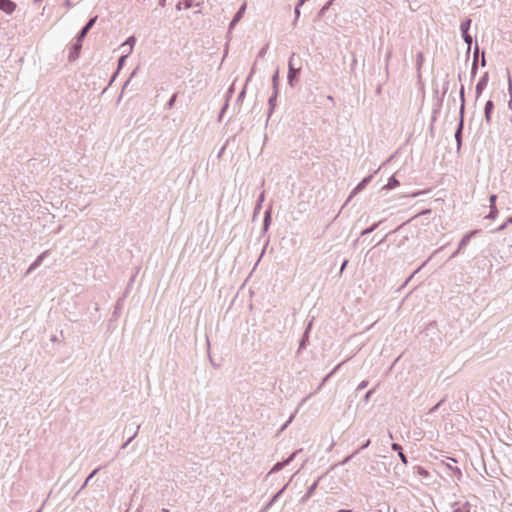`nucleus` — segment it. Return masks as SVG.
Instances as JSON below:
<instances>
[{"label": "nucleus", "mask_w": 512, "mask_h": 512, "mask_svg": "<svg viewBox=\"0 0 512 512\" xmlns=\"http://www.w3.org/2000/svg\"><path fill=\"white\" fill-rule=\"evenodd\" d=\"M246 11V3L242 4L239 10L234 15L232 21L229 24V30L233 29L235 25L241 20Z\"/></svg>", "instance_id": "nucleus-10"}, {"label": "nucleus", "mask_w": 512, "mask_h": 512, "mask_svg": "<svg viewBox=\"0 0 512 512\" xmlns=\"http://www.w3.org/2000/svg\"><path fill=\"white\" fill-rule=\"evenodd\" d=\"M264 200H265V192L262 191L258 197L257 203L254 208V213H253L254 217L260 212V210L262 208V203L264 202Z\"/></svg>", "instance_id": "nucleus-20"}, {"label": "nucleus", "mask_w": 512, "mask_h": 512, "mask_svg": "<svg viewBox=\"0 0 512 512\" xmlns=\"http://www.w3.org/2000/svg\"><path fill=\"white\" fill-rule=\"evenodd\" d=\"M82 42L83 41H79L78 38H76V42L71 46L68 56L70 62L75 61L79 57Z\"/></svg>", "instance_id": "nucleus-6"}, {"label": "nucleus", "mask_w": 512, "mask_h": 512, "mask_svg": "<svg viewBox=\"0 0 512 512\" xmlns=\"http://www.w3.org/2000/svg\"><path fill=\"white\" fill-rule=\"evenodd\" d=\"M440 404H441V402H439V403H437L435 406H433V407L429 410V414H433V413H435V412L438 410V408H439Z\"/></svg>", "instance_id": "nucleus-43"}, {"label": "nucleus", "mask_w": 512, "mask_h": 512, "mask_svg": "<svg viewBox=\"0 0 512 512\" xmlns=\"http://www.w3.org/2000/svg\"><path fill=\"white\" fill-rule=\"evenodd\" d=\"M318 481L314 482L312 485H310L307 489L306 494L302 497V502H306L314 493L315 489L317 488Z\"/></svg>", "instance_id": "nucleus-21"}, {"label": "nucleus", "mask_w": 512, "mask_h": 512, "mask_svg": "<svg viewBox=\"0 0 512 512\" xmlns=\"http://www.w3.org/2000/svg\"><path fill=\"white\" fill-rule=\"evenodd\" d=\"M453 512H471L470 505L468 502L462 504L455 503L453 505Z\"/></svg>", "instance_id": "nucleus-19"}, {"label": "nucleus", "mask_w": 512, "mask_h": 512, "mask_svg": "<svg viewBox=\"0 0 512 512\" xmlns=\"http://www.w3.org/2000/svg\"><path fill=\"white\" fill-rule=\"evenodd\" d=\"M391 448H392V450H393V451H395V452H397V453H398V456H399V458L401 459V462H402L403 464L407 465L408 460H407L406 455H405V454L403 453V451H402V447H401V445H400V444H398V443H393V444L391 445Z\"/></svg>", "instance_id": "nucleus-14"}, {"label": "nucleus", "mask_w": 512, "mask_h": 512, "mask_svg": "<svg viewBox=\"0 0 512 512\" xmlns=\"http://www.w3.org/2000/svg\"><path fill=\"white\" fill-rule=\"evenodd\" d=\"M227 106H228V104H225V106L222 108L221 113H224V111H225V109L227 108ZM221 115H222V114H220V116H221Z\"/></svg>", "instance_id": "nucleus-55"}, {"label": "nucleus", "mask_w": 512, "mask_h": 512, "mask_svg": "<svg viewBox=\"0 0 512 512\" xmlns=\"http://www.w3.org/2000/svg\"><path fill=\"white\" fill-rule=\"evenodd\" d=\"M509 92H510V97L511 98H510V101L508 103V106L512 110V84H511V82L509 83Z\"/></svg>", "instance_id": "nucleus-41"}, {"label": "nucleus", "mask_w": 512, "mask_h": 512, "mask_svg": "<svg viewBox=\"0 0 512 512\" xmlns=\"http://www.w3.org/2000/svg\"><path fill=\"white\" fill-rule=\"evenodd\" d=\"M277 96H278V92L273 91V94L268 99L269 112H268L267 120L270 118V116L273 113V110L276 106Z\"/></svg>", "instance_id": "nucleus-15"}, {"label": "nucleus", "mask_w": 512, "mask_h": 512, "mask_svg": "<svg viewBox=\"0 0 512 512\" xmlns=\"http://www.w3.org/2000/svg\"><path fill=\"white\" fill-rule=\"evenodd\" d=\"M16 9V4L11 0H0V10L7 14H12Z\"/></svg>", "instance_id": "nucleus-9"}, {"label": "nucleus", "mask_w": 512, "mask_h": 512, "mask_svg": "<svg viewBox=\"0 0 512 512\" xmlns=\"http://www.w3.org/2000/svg\"><path fill=\"white\" fill-rule=\"evenodd\" d=\"M97 21V16L92 17L80 30L77 37L79 41H83L86 37L87 33L91 30V28L94 26V24Z\"/></svg>", "instance_id": "nucleus-5"}, {"label": "nucleus", "mask_w": 512, "mask_h": 512, "mask_svg": "<svg viewBox=\"0 0 512 512\" xmlns=\"http://www.w3.org/2000/svg\"><path fill=\"white\" fill-rule=\"evenodd\" d=\"M300 450L294 451L287 459L281 462H277L272 469L270 470L269 474L276 473L280 470H282L285 466L289 465L296 457Z\"/></svg>", "instance_id": "nucleus-4"}, {"label": "nucleus", "mask_w": 512, "mask_h": 512, "mask_svg": "<svg viewBox=\"0 0 512 512\" xmlns=\"http://www.w3.org/2000/svg\"><path fill=\"white\" fill-rule=\"evenodd\" d=\"M510 224H512V216L510 218H508L502 225H500L495 231L501 232L504 229H506V227Z\"/></svg>", "instance_id": "nucleus-30"}, {"label": "nucleus", "mask_w": 512, "mask_h": 512, "mask_svg": "<svg viewBox=\"0 0 512 512\" xmlns=\"http://www.w3.org/2000/svg\"><path fill=\"white\" fill-rule=\"evenodd\" d=\"M338 512H352V510H348V509H341V510H339Z\"/></svg>", "instance_id": "nucleus-54"}, {"label": "nucleus", "mask_w": 512, "mask_h": 512, "mask_svg": "<svg viewBox=\"0 0 512 512\" xmlns=\"http://www.w3.org/2000/svg\"><path fill=\"white\" fill-rule=\"evenodd\" d=\"M245 88L239 93L238 97H237V101L240 102L244 99L245 97Z\"/></svg>", "instance_id": "nucleus-42"}, {"label": "nucleus", "mask_w": 512, "mask_h": 512, "mask_svg": "<svg viewBox=\"0 0 512 512\" xmlns=\"http://www.w3.org/2000/svg\"><path fill=\"white\" fill-rule=\"evenodd\" d=\"M272 209L269 207L265 213H264V219H263V231L266 232L271 224L272 219Z\"/></svg>", "instance_id": "nucleus-16"}, {"label": "nucleus", "mask_w": 512, "mask_h": 512, "mask_svg": "<svg viewBox=\"0 0 512 512\" xmlns=\"http://www.w3.org/2000/svg\"><path fill=\"white\" fill-rule=\"evenodd\" d=\"M426 264V262H424L417 270H415V272L406 280V283L413 277V275L415 273H418V271Z\"/></svg>", "instance_id": "nucleus-46"}, {"label": "nucleus", "mask_w": 512, "mask_h": 512, "mask_svg": "<svg viewBox=\"0 0 512 512\" xmlns=\"http://www.w3.org/2000/svg\"><path fill=\"white\" fill-rule=\"evenodd\" d=\"M372 178H373V175H368L367 177L363 178L362 181L360 183H358V185L354 188L350 197H352L353 195H355L358 192H360L361 190H363L368 185V183H370Z\"/></svg>", "instance_id": "nucleus-12"}, {"label": "nucleus", "mask_w": 512, "mask_h": 512, "mask_svg": "<svg viewBox=\"0 0 512 512\" xmlns=\"http://www.w3.org/2000/svg\"><path fill=\"white\" fill-rule=\"evenodd\" d=\"M182 5H184L185 8H190L192 6V1L191 0L179 1L176 5V9L179 11L182 10Z\"/></svg>", "instance_id": "nucleus-25"}, {"label": "nucleus", "mask_w": 512, "mask_h": 512, "mask_svg": "<svg viewBox=\"0 0 512 512\" xmlns=\"http://www.w3.org/2000/svg\"><path fill=\"white\" fill-rule=\"evenodd\" d=\"M267 49H268V45H265L264 47H262L260 49V51L258 52V57H263L266 54Z\"/></svg>", "instance_id": "nucleus-40"}, {"label": "nucleus", "mask_w": 512, "mask_h": 512, "mask_svg": "<svg viewBox=\"0 0 512 512\" xmlns=\"http://www.w3.org/2000/svg\"><path fill=\"white\" fill-rule=\"evenodd\" d=\"M139 429L140 425H136L132 435L127 439L125 443L122 444L121 449H125L128 446V444L136 437Z\"/></svg>", "instance_id": "nucleus-23"}, {"label": "nucleus", "mask_w": 512, "mask_h": 512, "mask_svg": "<svg viewBox=\"0 0 512 512\" xmlns=\"http://www.w3.org/2000/svg\"><path fill=\"white\" fill-rule=\"evenodd\" d=\"M135 42V38L132 36V37H129L126 41V43L130 44V45H133Z\"/></svg>", "instance_id": "nucleus-47"}, {"label": "nucleus", "mask_w": 512, "mask_h": 512, "mask_svg": "<svg viewBox=\"0 0 512 512\" xmlns=\"http://www.w3.org/2000/svg\"><path fill=\"white\" fill-rule=\"evenodd\" d=\"M295 417V414H292L289 419L286 421V423L282 426L281 431L287 428V426L293 421Z\"/></svg>", "instance_id": "nucleus-39"}, {"label": "nucleus", "mask_w": 512, "mask_h": 512, "mask_svg": "<svg viewBox=\"0 0 512 512\" xmlns=\"http://www.w3.org/2000/svg\"><path fill=\"white\" fill-rule=\"evenodd\" d=\"M488 81H489V74H488V72H485L482 75V77L479 79V81L476 85V88H475L476 99H478L480 97L481 93L486 88Z\"/></svg>", "instance_id": "nucleus-7"}, {"label": "nucleus", "mask_w": 512, "mask_h": 512, "mask_svg": "<svg viewBox=\"0 0 512 512\" xmlns=\"http://www.w3.org/2000/svg\"><path fill=\"white\" fill-rule=\"evenodd\" d=\"M286 486H284L280 491H278L274 496L273 498L270 500V502L267 504L266 508H269L277 499L278 497L283 493V491L285 490Z\"/></svg>", "instance_id": "nucleus-29"}, {"label": "nucleus", "mask_w": 512, "mask_h": 512, "mask_svg": "<svg viewBox=\"0 0 512 512\" xmlns=\"http://www.w3.org/2000/svg\"><path fill=\"white\" fill-rule=\"evenodd\" d=\"M311 326H312V322H310L300 340V344H299V350L301 349H304L306 347V343L308 341V338H309V331L311 329Z\"/></svg>", "instance_id": "nucleus-17"}, {"label": "nucleus", "mask_w": 512, "mask_h": 512, "mask_svg": "<svg viewBox=\"0 0 512 512\" xmlns=\"http://www.w3.org/2000/svg\"><path fill=\"white\" fill-rule=\"evenodd\" d=\"M300 7L301 6H298V3L295 6V9H294V14H295L294 23H296L298 21L299 17H300Z\"/></svg>", "instance_id": "nucleus-32"}, {"label": "nucleus", "mask_w": 512, "mask_h": 512, "mask_svg": "<svg viewBox=\"0 0 512 512\" xmlns=\"http://www.w3.org/2000/svg\"><path fill=\"white\" fill-rule=\"evenodd\" d=\"M460 98H461V107H460V113H461V120L458 124V127L455 131V139H456V142H457V148L460 149L461 147V143H462V130H463V112H464V107H465V89H464V86L462 85L460 87Z\"/></svg>", "instance_id": "nucleus-1"}, {"label": "nucleus", "mask_w": 512, "mask_h": 512, "mask_svg": "<svg viewBox=\"0 0 512 512\" xmlns=\"http://www.w3.org/2000/svg\"><path fill=\"white\" fill-rule=\"evenodd\" d=\"M165 4H166V0H159V5H160L161 7H164V6H165Z\"/></svg>", "instance_id": "nucleus-51"}, {"label": "nucleus", "mask_w": 512, "mask_h": 512, "mask_svg": "<svg viewBox=\"0 0 512 512\" xmlns=\"http://www.w3.org/2000/svg\"><path fill=\"white\" fill-rule=\"evenodd\" d=\"M485 64H486V60H485V58H484V56H483V57H482V61H481V65H482V66H485Z\"/></svg>", "instance_id": "nucleus-52"}, {"label": "nucleus", "mask_w": 512, "mask_h": 512, "mask_svg": "<svg viewBox=\"0 0 512 512\" xmlns=\"http://www.w3.org/2000/svg\"><path fill=\"white\" fill-rule=\"evenodd\" d=\"M367 386H368V381H367V380H363V381H362V382L357 386V391L363 390V389H365Z\"/></svg>", "instance_id": "nucleus-37"}, {"label": "nucleus", "mask_w": 512, "mask_h": 512, "mask_svg": "<svg viewBox=\"0 0 512 512\" xmlns=\"http://www.w3.org/2000/svg\"><path fill=\"white\" fill-rule=\"evenodd\" d=\"M374 391H375L374 389H371L365 394L364 399H363L365 403H367L370 400Z\"/></svg>", "instance_id": "nucleus-36"}, {"label": "nucleus", "mask_w": 512, "mask_h": 512, "mask_svg": "<svg viewBox=\"0 0 512 512\" xmlns=\"http://www.w3.org/2000/svg\"><path fill=\"white\" fill-rule=\"evenodd\" d=\"M422 58V53H419L418 54V59H421Z\"/></svg>", "instance_id": "nucleus-58"}, {"label": "nucleus", "mask_w": 512, "mask_h": 512, "mask_svg": "<svg viewBox=\"0 0 512 512\" xmlns=\"http://www.w3.org/2000/svg\"><path fill=\"white\" fill-rule=\"evenodd\" d=\"M41 0H34V2H40Z\"/></svg>", "instance_id": "nucleus-59"}, {"label": "nucleus", "mask_w": 512, "mask_h": 512, "mask_svg": "<svg viewBox=\"0 0 512 512\" xmlns=\"http://www.w3.org/2000/svg\"><path fill=\"white\" fill-rule=\"evenodd\" d=\"M493 110H494V103L492 100H488L484 107V116H485V120L488 124L491 123V115L493 113Z\"/></svg>", "instance_id": "nucleus-11"}, {"label": "nucleus", "mask_w": 512, "mask_h": 512, "mask_svg": "<svg viewBox=\"0 0 512 512\" xmlns=\"http://www.w3.org/2000/svg\"><path fill=\"white\" fill-rule=\"evenodd\" d=\"M294 56L295 53H293L288 61V83L290 86H294V80L298 77L301 67L296 68L294 65Z\"/></svg>", "instance_id": "nucleus-2"}, {"label": "nucleus", "mask_w": 512, "mask_h": 512, "mask_svg": "<svg viewBox=\"0 0 512 512\" xmlns=\"http://www.w3.org/2000/svg\"><path fill=\"white\" fill-rule=\"evenodd\" d=\"M48 254H49V251L46 250V251L42 252L39 256H37L35 261L27 269L25 275H29L34 270H36L38 267H40V265L43 263L44 259L48 256Z\"/></svg>", "instance_id": "nucleus-8"}, {"label": "nucleus", "mask_w": 512, "mask_h": 512, "mask_svg": "<svg viewBox=\"0 0 512 512\" xmlns=\"http://www.w3.org/2000/svg\"><path fill=\"white\" fill-rule=\"evenodd\" d=\"M478 232L479 230H473L464 235L458 244L459 250H462L470 242L471 238Z\"/></svg>", "instance_id": "nucleus-13"}, {"label": "nucleus", "mask_w": 512, "mask_h": 512, "mask_svg": "<svg viewBox=\"0 0 512 512\" xmlns=\"http://www.w3.org/2000/svg\"><path fill=\"white\" fill-rule=\"evenodd\" d=\"M447 467L453 472L454 475L461 476V471L457 467H452V465L447 464Z\"/></svg>", "instance_id": "nucleus-33"}, {"label": "nucleus", "mask_w": 512, "mask_h": 512, "mask_svg": "<svg viewBox=\"0 0 512 512\" xmlns=\"http://www.w3.org/2000/svg\"><path fill=\"white\" fill-rule=\"evenodd\" d=\"M162 512H169V510H168V509H166V508H163V509H162Z\"/></svg>", "instance_id": "nucleus-57"}, {"label": "nucleus", "mask_w": 512, "mask_h": 512, "mask_svg": "<svg viewBox=\"0 0 512 512\" xmlns=\"http://www.w3.org/2000/svg\"><path fill=\"white\" fill-rule=\"evenodd\" d=\"M415 469H416V473L418 475L423 476V477H429V472L425 468H423L421 466H417Z\"/></svg>", "instance_id": "nucleus-28"}, {"label": "nucleus", "mask_w": 512, "mask_h": 512, "mask_svg": "<svg viewBox=\"0 0 512 512\" xmlns=\"http://www.w3.org/2000/svg\"><path fill=\"white\" fill-rule=\"evenodd\" d=\"M176 98H177V94H173V95L171 96V98L169 99V101H168V102H167V104H166V107H167L168 109H171V108L174 106L175 101H176Z\"/></svg>", "instance_id": "nucleus-31"}, {"label": "nucleus", "mask_w": 512, "mask_h": 512, "mask_svg": "<svg viewBox=\"0 0 512 512\" xmlns=\"http://www.w3.org/2000/svg\"><path fill=\"white\" fill-rule=\"evenodd\" d=\"M497 195L492 194L489 197L490 207H493V205H496Z\"/></svg>", "instance_id": "nucleus-38"}, {"label": "nucleus", "mask_w": 512, "mask_h": 512, "mask_svg": "<svg viewBox=\"0 0 512 512\" xmlns=\"http://www.w3.org/2000/svg\"><path fill=\"white\" fill-rule=\"evenodd\" d=\"M252 74H253V70L251 71L250 75L248 76L247 81H249L251 79Z\"/></svg>", "instance_id": "nucleus-56"}, {"label": "nucleus", "mask_w": 512, "mask_h": 512, "mask_svg": "<svg viewBox=\"0 0 512 512\" xmlns=\"http://www.w3.org/2000/svg\"><path fill=\"white\" fill-rule=\"evenodd\" d=\"M37 512H41V510H38Z\"/></svg>", "instance_id": "nucleus-60"}, {"label": "nucleus", "mask_w": 512, "mask_h": 512, "mask_svg": "<svg viewBox=\"0 0 512 512\" xmlns=\"http://www.w3.org/2000/svg\"><path fill=\"white\" fill-rule=\"evenodd\" d=\"M461 252V250H459V247L456 249V251L453 252V254L451 255L450 258H454L456 257L459 253Z\"/></svg>", "instance_id": "nucleus-49"}, {"label": "nucleus", "mask_w": 512, "mask_h": 512, "mask_svg": "<svg viewBox=\"0 0 512 512\" xmlns=\"http://www.w3.org/2000/svg\"><path fill=\"white\" fill-rule=\"evenodd\" d=\"M398 185H399V181L395 178V176H391L388 179L387 184L383 188L390 190V189L397 187Z\"/></svg>", "instance_id": "nucleus-22"}, {"label": "nucleus", "mask_w": 512, "mask_h": 512, "mask_svg": "<svg viewBox=\"0 0 512 512\" xmlns=\"http://www.w3.org/2000/svg\"><path fill=\"white\" fill-rule=\"evenodd\" d=\"M98 469H95L89 476L88 478L86 479L85 483H84V486L88 483V481L90 479H92V477L97 473Z\"/></svg>", "instance_id": "nucleus-45"}, {"label": "nucleus", "mask_w": 512, "mask_h": 512, "mask_svg": "<svg viewBox=\"0 0 512 512\" xmlns=\"http://www.w3.org/2000/svg\"><path fill=\"white\" fill-rule=\"evenodd\" d=\"M471 22H472L471 19H466L460 25L462 37H463L464 42L468 45V49H470V46L472 44V37L468 33L470 26H471Z\"/></svg>", "instance_id": "nucleus-3"}, {"label": "nucleus", "mask_w": 512, "mask_h": 512, "mask_svg": "<svg viewBox=\"0 0 512 512\" xmlns=\"http://www.w3.org/2000/svg\"><path fill=\"white\" fill-rule=\"evenodd\" d=\"M497 215H498V209H497L496 205H493V207H490V212L486 216V218L494 220L497 217Z\"/></svg>", "instance_id": "nucleus-26"}, {"label": "nucleus", "mask_w": 512, "mask_h": 512, "mask_svg": "<svg viewBox=\"0 0 512 512\" xmlns=\"http://www.w3.org/2000/svg\"><path fill=\"white\" fill-rule=\"evenodd\" d=\"M369 445H370V440H367L365 443H362V446L360 447V449H365V448H367Z\"/></svg>", "instance_id": "nucleus-48"}, {"label": "nucleus", "mask_w": 512, "mask_h": 512, "mask_svg": "<svg viewBox=\"0 0 512 512\" xmlns=\"http://www.w3.org/2000/svg\"><path fill=\"white\" fill-rule=\"evenodd\" d=\"M351 458H352V455H351V456L346 457L343 463H347Z\"/></svg>", "instance_id": "nucleus-53"}, {"label": "nucleus", "mask_w": 512, "mask_h": 512, "mask_svg": "<svg viewBox=\"0 0 512 512\" xmlns=\"http://www.w3.org/2000/svg\"><path fill=\"white\" fill-rule=\"evenodd\" d=\"M381 223V221L377 222V223H374L372 226H370L369 228L363 230L361 232V235L364 236V235H367V234H370L372 233L378 226L379 224Z\"/></svg>", "instance_id": "nucleus-27"}, {"label": "nucleus", "mask_w": 512, "mask_h": 512, "mask_svg": "<svg viewBox=\"0 0 512 512\" xmlns=\"http://www.w3.org/2000/svg\"><path fill=\"white\" fill-rule=\"evenodd\" d=\"M127 55H123L118 60V69H121L126 61Z\"/></svg>", "instance_id": "nucleus-34"}, {"label": "nucleus", "mask_w": 512, "mask_h": 512, "mask_svg": "<svg viewBox=\"0 0 512 512\" xmlns=\"http://www.w3.org/2000/svg\"><path fill=\"white\" fill-rule=\"evenodd\" d=\"M330 5H331V1H329L326 5H324V6L322 7V9L320 10V14H321V15H322V14H324V13H325V11L329 8V6H330Z\"/></svg>", "instance_id": "nucleus-44"}, {"label": "nucleus", "mask_w": 512, "mask_h": 512, "mask_svg": "<svg viewBox=\"0 0 512 512\" xmlns=\"http://www.w3.org/2000/svg\"><path fill=\"white\" fill-rule=\"evenodd\" d=\"M478 47L475 48V51H474V60H473V63H472V67H471V78L473 79L476 74H477V70H478Z\"/></svg>", "instance_id": "nucleus-18"}, {"label": "nucleus", "mask_w": 512, "mask_h": 512, "mask_svg": "<svg viewBox=\"0 0 512 512\" xmlns=\"http://www.w3.org/2000/svg\"><path fill=\"white\" fill-rule=\"evenodd\" d=\"M278 86H279V71L277 70L274 75L272 76V87L273 91L278 92Z\"/></svg>", "instance_id": "nucleus-24"}, {"label": "nucleus", "mask_w": 512, "mask_h": 512, "mask_svg": "<svg viewBox=\"0 0 512 512\" xmlns=\"http://www.w3.org/2000/svg\"><path fill=\"white\" fill-rule=\"evenodd\" d=\"M338 367H336L332 372H330L321 382V384L318 387V390L325 384V382L330 378V376L336 371Z\"/></svg>", "instance_id": "nucleus-35"}, {"label": "nucleus", "mask_w": 512, "mask_h": 512, "mask_svg": "<svg viewBox=\"0 0 512 512\" xmlns=\"http://www.w3.org/2000/svg\"><path fill=\"white\" fill-rule=\"evenodd\" d=\"M347 264H348V260H344L342 265H341V269L340 270L343 271L345 269V267L347 266Z\"/></svg>", "instance_id": "nucleus-50"}]
</instances>
